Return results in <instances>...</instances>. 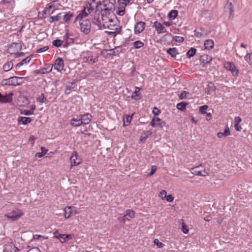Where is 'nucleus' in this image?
I'll return each mask as SVG.
<instances>
[{
  "mask_svg": "<svg viewBox=\"0 0 252 252\" xmlns=\"http://www.w3.org/2000/svg\"><path fill=\"white\" fill-rule=\"evenodd\" d=\"M94 10L92 4L90 3H87L84 6L83 9L81 10L78 15L76 17L74 22H77L79 20H84Z\"/></svg>",
  "mask_w": 252,
  "mask_h": 252,
  "instance_id": "nucleus-3",
  "label": "nucleus"
},
{
  "mask_svg": "<svg viewBox=\"0 0 252 252\" xmlns=\"http://www.w3.org/2000/svg\"><path fill=\"white\" fill-rule=\"evenodd\" d=\"M231 132L229 130V128L228 126L225 127L224 131L223 132H219L217 133V137L219 138H225L228 136L230 135Z\"/></svg>",
  "mask_w": 252,
  "mask_h": 252,
  "instance_id": "nucleus-19",
  "label": "nucleus"
},
{
  "mask_svg": "<svg viewBox=\"0 0 252 252\" xmlns=\"http://www.w3.org/2000/svg\"><path fill=\"white\" fill-rule=\"evenodd\" d=\"M103 14L102 13V9L100 13H95L94 16L93 23L96 25L100 30L103 29Z\"/></svg>",
  "mask_w": 252,
  "mask_h": 252,
  "instance_id": "nucleus-8",
  "label": "nucleus"
},
{
  "mask_svg": "<svg viewBox=\"0 0 252 252\" xmlns=\"http://www.w3.org/2000/svg\"><path fill=\"white\" fill-rule=\"evenodd\" d=\"M160 113H161V111L158 108L156 107H155L153 108V110H152V113L155 116H158V115H159L160 114Z\"/></svg>",
  "mask_w": 252,
  "mask_h": 252,
  "instance_id": "nucleus-48",
  "label": "nucleus"
},
{
  "mask_svg": "<svg viewBox=\"0 0 252 252\" xmlns=\"http://www.w3.org/2000/svg\"><path fill=\"white\" fill-rule=\"evenodd\" d=\"M49 49V47L48 46H45L42 48H39L37 49L36 51L37 53H41L47 51Z\"/></svg>",
  "mask_w": 252,
  "mask_h": 252,
  "instance_id": "nucleus-49",
  "label": "nucleus"
},
{
  "mask_svg": "<svg viewBox=\"0 0 252 252\" xmlns=\"http://www.w3.org/2000/svg\"><path fill=\"white\" fill-rule=\"evenodd\" d=\"M50 5V6L52 7L53 9V11H55L56 10L59 8V6L60 5V3L59 1L54 0L49 3Z\"/></svg>",
  "mask_w": 252,
  "mask_h": 252,
  "instance_id": "nucleus-36",
  "label": "nucleus"
},
{
  "mask_svg": "<svg viewBox=\"0 0 252 252\" xmlns=\"http://www.w3.org/2000/svg\"><path fill=\"white\" fill-rule=\"evenodd\" d=\"M208 106L206 105L200 106L199 108V113L202 114L206 113V111L208 109Z\"/></svg>",
  "mask_w": 252,
  "mask_h": 252,
  "instance_id": "nucleus-46",
  "label": "nucleus"
},
{
  "mask_svg": "<svg viewBox=\"0 0 252 252\" xmlns=\"http://www.w3.org/2000/svg\"><path fill=\"white\" fill-rule=\"evenodd\" d=\"M74 16V14L72 12L69 11L64 15L63 16V20L66 23L68 24L72 18Z\"/></svg>",
  "mask_w": 252,
  "mask_h": 252,
  "instance_id": "nucleus-27",
  "label": "nucleus"
},
{
  "mask_svg": "<svg viewBox=\"0 0 252 252\" xmlns=\"http://www.w3.org/2000/svg\"><path fill=\"white\" fill-rule=\"evenodd\" d=\"M114 5L112 3H111L109 7H104L102 9V13L103 14V25L104 29L107 28L112 30L111 32H108L109 34H115L120 32V28L116 24L117 21L116 17L114 15L112 8Z\"/></svg>",
  "mask_w": 252,
  "mask_h": 252,
  "instance_id": "nucleus-1",
  "label": "nucleus"
},
{
  "mask_svg": "<svg viewBox=\"0 0 252 252\" xmlns=\"http://www.w3.org/2000/svg\"><path fill=\"white\" fill-rule=\"evenodd\" d=\"M157 169V167L156 165H153L151 167V172L149 174V176H152L153 175H154L155 174V173L156 172V170Z\"/></svg>",
  "mask_w": 252,
  "mask_h": 252,
  "instance_id": "nucleus-53",
  "label": "nucleus"
},
{
  "mask_svg": "<svg viewBox=\"0 0 252 252\" xmlns=\"http://www.w3.org/2000/svg\"><path fill=\"white\" fill-rule=\"evenodd\" d=\"M53 69V66L48 65L45 67L41 68L39 69V73L47 74L51 72Z\"/></svg>",
  "mask_w": 252,
  "mask_h": 252,
  "instance_id": "nucleus-29",
  "label": "nucleus"
},
{
  "mask_svg": "<svg viewBox=\"0 0 252 252\" xmlns=\"http://www.w3.org/2000/svg\"><path fill=\"white\" fill-rule=\"evenodd\" d=\"M135 216V212L132 210H127L124 215V220L127 221L130 220Z\"/></svg>",
  "mask_w": 252,
  "mask_h": 252,
  "instance_id": "nucleus-20",
  "label": "nucleus"
},
{
  "mask_svg": "<svg viewBox=\"0 0 252 252\" xmlns=\"http://www.w3.org/2000/svg\"><path fill=\"white\" fill-rule=\"evenodd\" d=\"M204 45L205 49L210 50L213 48L214 42L212 39H207L204 42Z\"/></svg>",
  "mask_w": 252,
  "mask_h": 252,
  "instance_id": "nucleus-25",
  "label": "nucleus"
},
{
  "mask_svg": "<svg viewBox=\"0 0 252 252\" xmlns=\"http://www.w3.org/2000/svg\"><path fill=\"white\" fill-rule=\"evenodd\" d=\"M12 94H6V95H2L0 93V103H7L10 102L12 100Z\"/></svg>",
  "mask_w": 252,
  "mask_h": 252,
  "instance_id": "nucleus-17",
  "label": "nucleus"
},
{
  "mask_svg": "<svg viewBox=\"0 0 252 252\" xmlns=\"http://www.w3.org/2000/svg\"><path fill=\"white\" fill-rule=\"evenodd\" d=\"M245 60L249 63L251 61V54L248 53L245 56Z\"/></svg>",
  "mask_w": 252,
  "mask_h": 252,
  "instance_id": "nucleus-63",
  "label": "nucleus"
},
{
  "mask_svg": "<svg viewBox=\"0 0 252 252\" xmlns=\"http://www.w3.org/2000/svg\"><path fill=\"white\" fill-rule=\"evenodd\" d=\"M165 198H166V200L170 202H172L174 200V198L172 195H166Z\"/></svg>",
  "mask_w": 252,
  "mask_h": 252,
  "instance_id": "nucleus-61",
  "label": "nucleus"
},
{
  "mask_svg": "<svg viewBox=\"0 0 252 252\" xmlns=\"http://www.w3.org/2000/svg\"><path fill=\"white\" fill-rule=\"evenodd\" d=\"M61 19V13L58 14L56 16H51L49 19V22L52 23L54 21H58Z\"/></svg>",
  "mask_w": 252,
  "mask_h": 252,
  "instance_id": "nucleus-39",
  "label": "nucleus"
},
{
  "mask_svg": "<svg viewBox=\"0 0 252 252\" xmlns=\"http://www.w3.org/2000/svg\"><path fill=\"white\" fill-rule=\"evenodd\" d=\"M79 29L80 31L85 34L90 33L91 29V23L88 19L79 20Z\"/></svg>",
  "mask_w": 252,
  "mask_h": 252,
  "instance_id": "nucleus-6",
  "label": "nucleus"
},
{
  "mask_svg": "<svg viewBox=\"0 0 252 252\" xmlns=\"http://www.w3.org/2000/svg\"><path fill=\"white\" fill-rule=\"evenodd\" d=\"M167 53L173 58H175L177 55L179 54L178 50L175 47L168 49L167 50Z\"/></svg>",
  "mask_w": 252,
  "mask_h": 252,
  "instance_id": "nucleus-31",
  "label": "nucleus"
},
{
  "mask_svg": "<svg viewBox=\"0 0 252 252\" xmlns=\"http://www.w3.org/2000/svg\"><path fill=\"white\" fill-rule=\"evenodd\" d=\"M132 120V116H130L129 115H126L123 118V122H124V125L127 126L130 124Z\"/></svg>",
  "mask_w": 252,
  "mask_h": 252,
  "instance_id": "nucleus-40",
  "label": "nucleus"
},
{
  "mask_svg": "<svg viewBox=\"0 0 252 252\" xmlns=\"http://www.w3.org/2000/svg\"><path fill=\"white\" fill-rule=\"evenodd\" d=\"M224 67L230 71L233 76H237L238 75L239 70L233 62H228L224 64Z\"/></svg>",
  "mask_w": 252,
  "mask_h": 252,
  "instance_id": "nucleus-12",
  "label": "nucleus"
},
{
  "mask_svg": "<svg viewBox=\"0 0 252 252\" xmlns=\"http://www.w3.org/2000/svg\"><path fill=\"white\" fill-rule=\"evenodd\" d=\"M234 128L236 130L238 131H240L242 129V127L239 124H235L234 123Z\"/></svg>",
  "mask_w": 252,
  "mask_h": 252,
  "instance_id": "nucleus-60",
  "label": "nucleus"
},
{
  "mask_svg": "<svg viewBox=\"0 0 252 252\" xmlns=\"http://www.w3.org/2000/svg\"><path fill=\"white\" fill-rule=\"evenodd\" d=\"M47 14V13H46V12H45V10L44 9V10H43L42 11L39 12L38 13V17L40 18H45V16Z\"/></svg>",
  "mask_w": 252,
  "mask_h": 252,
  "instance_id": "nucleus-56",
  "label": "nucleus"
},
{
  "mask_svg": "<svg viewBox=\"0 0 252 252\" xmlns=\"http://www.w3.org/2000/svg\"><path fill=\"white\" fill-rule=\"evenodd\" d=\"M22 114H24L25 115H31L33 114V112L32 111H31V110H25L22 113Z\"/></svg>",
  "mask_w": 252,
  "mask_h": 252,
  "instance_id": "nucleus-62",
  "label": "nucleus"
},
{
  "mask_svg": "<svg viewBox=\"0 0 252 252\" xmlns=\"http://www.w3.org/2000/svg\"><path fill=\"white\" fill-rule=\"evenodd\" d=\"M70 125L73 126H78L82 125L81 119L72 118L70 120Z\"/></svg>",
  "mask_w": 252,
  "mask_h": 252,
  "instance_id": "nucleus-32",
  "label": "nucleus"
},
{
  "mask_svg": "<svg viewBox=\"0 0 252 252\" xmlns=\"http://www.w3.org/2000/svg\"><path fill=\"white\" fill-rule=\"evenodd\" d=\"M69 160L70 162V169L73 166H76L79 165L82 162L81 158L79 157L76 152H73L70 157Z\"/></svg>",
  "mask_w": 252,
  "mask_h": 252,
  "instance_id": "nucleus-10",
  "label": "nucleus"
},
{
  "mask_svg": "<svg viewBox=\"0 0 252 252\" xmlns=\"http://www.w3.org/2000/svg\"><path fill=\"white\" fill-rule=\"evenodd\" d=\"M98 55L93 51H87L82 52L80 58L82 62L89 64H93L98 61Z\"/></svg>",
  "mask_w": 252,
  "mask_h": 252,
  "instance_id": "nucleus-2",
  "label": "nucleus"
},
{
  "mask_svg": "<svg viewBox=\"0 0 252 252\" xmlns=\"http://www.w3.org/2000/svg\"><path fill=\"white\" fill-rule=\"evenodd\" d=\"M23 79V77L16 76L11 77L8 79H3L1 81V83L2 85L8 86H17L22 84L19 81Z\"/></svg>",
  "mask_w": 252,
  "mask_h": 252,
  "instance_id": "nucleus-7",
  "label": "nucleus"
},
{
  "mask_svg": "<svg viewBox=\"0 0 252 252\" xmlns=\"http://www.w3.org/2000/svg\"><path fill=\"white\" fill-rule=\"evenodd\" d=\"M54 237L53 238L59 239L60 238V236L62 235V234L59 233L58 230H56L54 233Z\"/></svg>",
  "mask_w": 252,
  "mask_h": 252,
  "instance_id": "nucleus-55",
  "label": "nucleus"
},
{
  "mask_svg": "<svg viewBox=\"0 0 252 252\" xmlns=\"http://www.w3.org/2000/svg\"><path fill=\"white\" fill-rule=\"evenodd\" d=\"M144 43L140 40H138L133 43V47L135 49H140L144 46Z\"/></svg>",
  "mask_w": 252,
  "mask_h": 252,
  "instance_id": "nucleus-37",
  "label": "nucleus"
},
{
  "mask_svg": "<svg viewBox=\"0 0 252 252\" xmlns=\"http://www.w3.org/2000/svg\"><path fill=\"white\" fill-rule=\"evenodd\" d=\"M166 123L158 117H154L151 122L150 125L153 127H159L162 128L165 126Z\"/></svg>",
  "mask_w": 252,
  "mask_h": 252,
  "instance_id": "nucleus-13",
  "label": "nucleus"
},
{
  "mask_svg": "<svg viewBox=\"0 0 252 252\" xmlns=\"http://www.w3.org/2000/svg\"><path fill=\"white\" fill-rule=\"evenodd\" d=\"M242 122V119L240 117L237 116L235 117L234 119V123L235 124H240Z\"/></svg>",
  "mask_w": 252,
  "mask_h": 252,
  "instance_id": "nucleus-59",
  "label": "nucleus"
},
{
  "mask_svg": "<svg viewBox=\"0 0 252 252\" xmlns=\"http://www.w3.org/2000/svg\"><path fill=\"white\" fill-rule=\"evenodd\" d=\"M118 2L119 7L117 9L116 13L120 16H123L125 15L126 13L125 7L126 6H122V5L120 4L119 2L118 1Z\"/></svg>",
  "mask_w": 252,
  "mask_h": 252,
  "instance_id": "nucleus-30",
  "label": "nucleus"
},
{
  "mask_svg": "<svg viewBox=\"0 0 252 252\" xmlns=\"http://www.w3.org/2000/svg\"><path fill=\"white\" fill-rule=\"evenodd\" d=\"M174 38L176 42L179 43H182L184 40V37L180 36H175Z\"/></svg>",
  "mask_w": 252,
  "mask_h": 252,
  "instance_id": "nucleus-51",
  "label": "nucleus"
},
{
  "mask_svg": "<svg viewBox=\"0 0 252 252\" xmlns=\"http://www.w3.org/2000/svg\"><path fill=\"white\" fill-rule=\"evenodd\" d=\"M140 90L141 89L140 88L136 87L135 88V91L131 95V98L135 100L141 99V95L140 94H139V92H140Z\"/></svg>",
  "mask_w": 252,
  "mask_h": 252,
  "instance_id": "nucleus-22",
  "label": "nucleus"
},
{
  "mask_svg": "<svg viewBox=\"0 0 252 252\" xmlns=\"http://www.w3.org/2000/svg\"><path fill=\"white\" fill-rule=\"evenodd\" d=\"M63 41L60 39H56L52 42L53 45L56 47H60L62 46Z\"/></svg>",
  "mask_w": 252,
  "mask_h": 252,
  "instance_id": "nucleus-44",
  "label": "nucleus"
},
{
  "mask_svg": "<svg viewBox=\"0 0 252 252\" xmlns=\"http://www.w3.org/2000/svg\"><path fill=\"white\" fill-rule=\"evenodd\" d=\"M154 243L157 245L158 248H161L164 247V245L162 243L159 242L158 239H155L154 240Z\"/></svg>",
  "mask_w": 252,
  "mask_h": 252,
  "instance_id": "nucleus-45",
  "label": "nucleus"
},
{
  "mask_svg": "<svg viewBox=\"0 0 252 252\" xmlns=\"http://www.w3.org/2000/svg\"><path fill=\"white\" fill-rule=\"evenodd\" d=\"M188 94V93L186 91H183L179 96L180 99H184L186 98Z\"/></svg>",
  "mask_w": 252,
  "mask_h": 252,
  "instance_id": "nucleus-52",
  "label": "nucleus"
},
{
  "mask_svg": "<svg viewBox=\"0 0 252 252\" xmlns=\"http://www.w3.org/2000/svg\"><path fill=\"white\" fill-rule=\"evenodd\" d=\"M92 118V115L89 113L81 116V121L82 122V124H88L91 122Z\"/></svg>",
  "mask_w": 252,
  "mask_h": 252,
  "instance_id": "nucleus-21",
  "label": "nucleus"
},
{
  "mask_svg": "<svg viewBox=\"0 0 252 252\" xmlns=\"http://www.w3.org/2000/svg\"><path fill=\"white\" fill-rule=\"evenodd\" d=\"M54 68L59 72L62 71L64 69V62L62 58H58L53 65Z\"/></svg>",
  "mask_w": 252,
  "mask_h": 252,
  "instance_id": "nucleus-14",
  "label": "nucleus"
},
{
  "mask_svg": "<svg viewBox=\"0 0 252 252\" xmlns=\"http://www.w3.org/2000/svg\"><path fill=\"white\" fill-rule=\"evenodd\" d=\"M212 60V57L208 55H203L200 57V61L204 64L211 62Z\"/></svg>",
  "mask_w": 252,
  "mask_h": 252,
  "instance_id": "nucleus-26",
  "label": "nucleus"
},
{
  "mask_svg": "<svg viewBox=\"0 0 252 252\" xmlns=\"http://www.w3.org/2000/svg\"><path fill=\"white\" fill-rule=\"evenodd\" d=\"M173 39V36L169 32H167L160 38V41L162 43L167 45L170 44L172 42Z\"/></svg>",
  "mask_w": 252,
  "mask_h": 252,
  "instance_id": "nucleus-16",
  "label": "nucleus"
},
{
  "mask_svg": "<svg viewBox=\"0 0 252 252\" xmlns=\"http://www.w3.org/2000/svg\"><path fill=\"white\" fill-rule=\"evenodd\" d=\"M20 48V45L17 43H12L11 44L8 49V53L11 54H15V57L16 58L22 57L24 55V53L20 52V53H15V51H18V49Z\"/></svg>",
  "mask_w": 252,
  "mask_h": 252,
  "instance_id": "nucleus-9",
  "label": "nucleus"
},
{
  "mask_svg": "<svg viewBox=\"0 0 252 252\" xmlns=\"http://www.w3.org/2000/svg\"><path fill=\"white\" fill-rule=\"evenodd\" d=\"M24 215V213L23 210L16 208L5 214L4 216L8 220L14 221L18 220L21 217H23Z\"/></svg>",
  "mask_w": 252,
  "mask_h": 252,
  "instance_id": "nucleus-4",
  "label": "nucleus"
},
{
  "mask_svg": "<svg viewBox=\"0 0 252 252\" xmlns=\"http://www.w3.org/2000/svg\"><path fill=\"white\" fill-rule=\"evenodd\" d=\"M146 23L143 21L137 22L134 26V33L136 35H139L145 29Z\"/></svg>",
  "mask_w": 252,
  "mask_h": 252,
  "instance_id": "nucleus-11",
  "label": "nucleus"
},
{
  "mask_svg": "<svg viewBox=\"0 0 252 252\" xmlns=\"http://www.w3.org/2000/svg\"><path fill=\"white\" fill-rule=\"evenodd\" d=\"M32 59V56L27 57L26 58L23 59L21 62L19 63L16 65L15 67L16 69L22 66L24 64H28L30 63Z\"/></svg>",
  "mask_w": 252,
  "mask_h": 252,
  "instance_id": "nucleus-28",
  "label": "nucleus"
},
{
  "mask_svg": "<svg viewBox=\"0 0 252 252\" xmlns=\"http://www.w3.org/2000/svg\"><path fill=\"white\" fill-rule=\"evenodd\" d=\"M2 2L4 4H7V3H15V1L14 0H3Z\"/></svg>",
  "mask_w": 252,
  "mask_h": 252,
  "instance_id": "nucleus-64",
  "label": "nucleus"
},
{
  "mask_svg": "<svg viewBox=\"0 0 252 252\" xmlns=\"http://www.w3.org/2000/svg\"><path fill=\"white\" fill-rule=\"evenodd\" d=\"M153 27L155 28L158 34H161L167 32L166 29L164 26L163 24H162L158 21H156L154 23Z\"/></svg>",
  "mask_w": 252,
  "mask_h": 252,
  "instance_id": "nucleus-15",
  "label": "nucleus"
},
{
  "mask_svg": "<svg viewBox=\"0 0 252 252\" xmlns=\"http://www.w3.org/2000/svg\"><path fill=\"white\" fill-rule=\"evenodd\" d=\"M4 244L3 252H17L18 249L15 246L11 238L5 237L3 239Z\"/></svg>",
  "mask_w": 252,
  "mask_h": 252,
  "instance_id": "nucleus-5",
  "label": "nucleus"
},
{
  "mask_svg": "<svg viewBox=\"0 0 252 252\" xmlns=\"http://www.w3.org/2000/svg\"><path fill=\"white\" fill-rule=\"evenodd\" d=\"M27 252H40V250L37 247H33L29 249Z\"/></svg>",
  "mask_w": 252,
  "mask_h": 252,
  "instance_id": "nucleus-54",
  "label": "nucleus"
},
{
  "mask_svg": "<svg viewBox=\"0 0 252 252\" xmlns=\"http://www.w3.org/2000/svg\"><path fill=\"white\" fill-rule=\"evenodd\" d=\"M36 100L38 102H40L41 103H45L47 99L45 97L44 94L42 93V94L38 95V96L36 97Z\"/></svg>",
  "mask_w": 252,
  "mask_h": 252,
  "instance_id": "nucleus-38",
  "label": "nucleus"
},
{
  "mask_svg": "<svg viewBox=\"0 0 252 252\" xmlns=\"http://www.w3.org/2000/svg\"><path fill=\"white\" fill-rule=\"evenodd\" d=\"M63 212L64 217L66 219L69 218L73 214L72 211H71V206H66L63 209Z\"/></svg>",
  "mask_w": 252,
  "mask_h": 252,
  "instance_id": "nucleus-24",
  "label": "nucleus"
},
{
  "mask_svg": "<svg viewBox=\"0 0 252 252\" xmlns=\"http://www.w3.org/2000/svg\"><path fill=\"white\" fill-rule=\"evenodd\" d=\"M167 195L166 191L165 190H162L160 191L158 196L162 200L164 199Z\"/></svg>",
  "mask_w": 252,
  "mask_h": 252,
  "instance_id": "nucleus-50",
  "label": "nucleus"
},
{
  "mask_svg": "<svg viewBox=\"0 0 252 252\" xmlns=\"http://www.w3.org/2000/svg\"><path fill=\"white\" fill-rule=\"evenodd\" d=\"M187 105V103L185 102H182L181 103L177 104L176 107L178 109L183 111L186 109Z\"/></svg>",
  "mask_w": 252,
  "mask_h": 252,
  "instance_id": "nucleus-41",
  "label": "nucleus"
},
{
  "mask_svg": "<svg viewBox=\"0 0 252 252\" xmlns=\"http://www.w3.org/2000/svg\"><path fill=\"white\" fill-rule=\"evenodd\" d=\"M73 237V235L72 234H62V235L60 236V238H59V240L61 243H64L68 240L72 239Z\"/></svg>",
  "mask_w": 252,
  "mask_h": 252,
  "instance_id": "nucleus-23",
  "label": "nucleus"
},
{
  "mask_svg": "<svg viewBox=\"0 0 252 252\" xmlns=\"http://www.w3.org/2000/svg\"><path fill=\"white\" fill-rule=\"evenodd\" d=\"M182 231L185 234H187L189 232V229L187 228V225L184 222V221L182 223Z\"/></svg>",
  "mask_w": 252,
  "mask_h": 252,
  "instance_id": "nucleus-47",
  "label": "nucleus"
},
{
  "mask_svg": "<svg viewBox=\"0 0 252 252\" xmlns=\"http://www.w3.org/2000/svg\"><path fill=\"white\" fill-rule=\"evenodd\" d=\"M17 121L20 125H27L30 123L32 121V119L30 117H19Z\"/></svg>",
  "mask_w": 252,
  "mask_h": 252,
  "instance_id": "nucleus-18",
  "label": "nucleus"
},
{
  "mask_svg": "<svg viewBox=\"0 0 252 252\" xmlns=\"http://www.w3.org/2000/svg\"><path fill=\"white\" fill-rule=\"evenodd\" d=\"M45 12L47 13V15L52 14L54 11H53V9L49 4L46 5V7L44 9Z\"/></svg>",
  "mask_w": 252,
  "mask_h": 252,
  "instance_id": "nucleus-43",
  "label": "nucleus"
},
{
  "mask_svg": "<svg viewBox=\"0 0 252 252\" xmlns=\"http://www.w3.org/2000/svg\"><path fill=\"white\" fill-rule=\"evenodd\" d=\"M41 238H42L43 239H47V237H44L42 235L38 234L34 235L33 237L34 240H39Z\"/></svg>",
  "mask_w": 252,
  "mask_h": 252,
  "instance_id": "nucleus-58",
  "label": "nucleus"
},
{
  "mask_svg": "<svg viewBox=\"0 0 252 252\" xmlns=\"http://www.w3.org/2000/svg\"><path fill=\"white\" fill-rule=\"evenodd\" d=\"M192 170L194 171L193 174H194L196 175L201 176H206V175L207 174L205 170H204L203 171L198 170L197 167L192 168Z\"/></svg>",
  "mask_w": 252,
  "mask_h": 252,
  "instance_id": "nucleus-35",
  "label": "nucleus"
},
{
  "mask_svg": "<svg viewBox=\"0 0 252 252\" xmlns=\"http://www.w3.org/2000/svg\"><path fill=\"white\" fill-rule=\"evenodd\" d=\"M13 66V63L12 61L4 63L3 65V69L7 72L10 70Z\"/></svg>",
  "mask_w": 252,
  "mask_h": 252,
  "instance_id": "nucleus-33",
  "label": "nucleus"
},
{
  "mask_svg": "<svg viewBox=\"0 0 252 252\" xmlns=\"http://www.w3.org/2000/svg\"><path fill=\"white\" fill-rule=\"evenodd\" d=\"M196 52V50L195 48H191L187 52V55L188 58L193 57Z\"/></svg>",
  "mask_w": 252,
  "mask_h": 252,
  "instance_id": "nucleus-42",
  "label": "nucleus"
},
{
  "mask_svg": "<svg viewBox=\"0 0 252 252\" xmlns=\"http://www.w3.org/2000/svg\"><path fill=\"white\" fill-rule=\"evenodd\" d=\"M35 140H36V138L34 136L32 135L30 136V137L29 139V142L31 143V144L32 146H33L34 143V141Z\"/></svg>",
  "mask_w": 252,
  "mask_h": 252,
  "instance_id": "nucleus-57",
  "label": "nucleus"
},
{
  "mask_svg": "<svg viewBox=\"0 0 252 252\" xmlns=\"http://www.w3.org/2000/svg\"><path fill=\"white\" fill-rule=\"evenodd\" d=\"M178 11L177 10H172L168 15V18L170 20L175 19L178 16Z\"/></svg>",
  "mask_w": 252,
  "mask_h": 252,
  "instance_id": "nucleus-34",
  "label": "nucleus"
}]
</instances>
